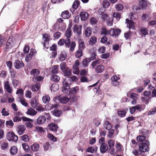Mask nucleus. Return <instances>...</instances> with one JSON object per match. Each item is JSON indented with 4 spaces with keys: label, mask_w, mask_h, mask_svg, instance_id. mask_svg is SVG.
I'll use <instances>...</instances> for the list:
<instances>
[{
    "label": "nucleus",
    "mask_w": 156,
    "mask_h": 156,
    "mask_svg": "<svg viewBox=\"0 0 156 156\" xmlns=\"http://www.w3.org/2000/svg\"><path fill=\"white\" fill-rule=\"evenodd\" d=\"M150 144L148 141L145 140L144 142L140 144L139 145V148L141 152H144L148 151V146Z\"/></svg>",
    "instance_id": "nucleus-1"
},
{
    "label": "nucleus",
    "mask_w": 156,
    "mask_h": 156,
    "mask_svg": "<svg viewBox=\"0 0 156 156\" xmlns=\"http://www.w3.org/2000/svg\"><path fill=\"white\" fill-rule=\"evenodd\" d=\"M24 5L25 6H27L28 9V10L30 11H31L32 10L37 9L36 4L34 0H30L26 2H25Z\"/></svg>",
    "instance_id": "nucleus-2"
},
{
    "label": "nucleus",
    "mask_w": 156,
    "mask_h": 156,
    "mask_svg": "<svg viewBox=\"0 0 156 156\" xmlns=\"http://www.w3.org/2000/svg\"><path fill=\"white\" fill-rule=\"evenodd\" d=\"M7 139L9 141H12L16 142L18 140V137L13 132H9L6 135Z\"/></svg>",
    "instance_id": "nucleus-3"
},
{
    "label": "nucleus",
    "mask_w": 156,
    "mask_h": 156,
    "mask_svg": "<svg viewBox=\"0 0 156 156\" xmlns=\"http://www.w3.org/2000/svg\"><path fill=\"white\" fill-rule=\"evenodd\" d=\"M15 38L12 36H10L8 39L6 43V48L8 49L11 48L15 44Z\"/></svg>",
    "instance_id": "nucleus-4"
},
{
    "label": "nucleus",
    "mask_w": 156,
    "mask_h": 156,
    "mask_svg": "<svg viewBox=\"0 0 156 156\" xmlns=\"http://www.w3.org/2000/svg\"><path fill=\"white\" fill-rule=\"evenodd\" d=\"M62 91L64 93L66 94L69 91V83L67 82L66 79L62 82Z\"/></svg>",
    "instance_id": "nucleus-5"
},
{
    "label": "nucleus",
    "mask_w": 156,
    "mask_h": 156,
    "mask_svg": "<svg viewBox=\"0 0 156 156\" xmlns=\"http://www.w3.org/2000/svg\"><path fill=\"white\" fill-rule=\"evenodd\" d=\"M82 27V26L80 25L78 26L75 25L73 26V31L76 34V35H77L78 37L81 34Z\"/></svg>",
    "instance_id": "nucleus-6"
},
{
    "label": "nucleus",
    "mask_w": 156,
    "mask_h": 156,
    "mask_svg": "<svg viewBox=\"0 0 156 156\" xmlns=\"http://www.w3.org/2000/svg\"><path fill=\"white\" fill-rule=\"evenodd\" d=\"M15 67L17 69H20L23 67L24 64L22 60L19 59L16 60L13 63Z\"/></svg>",
    "instance_id": "nucleus-7"
},
{
    "label": "nucleus",
    "mask_w": 156,
    "mask_h": 156,
    "mask_svg": "<svg viewBox=\"0 0 156 156\" xmlns=\"http://www.w3.org/2000/svg\"><path fill=\"white\" fill-rule=\"evenodd\" d=\"M120 78L116 76H112L111 78V82L112 84L115 86L119 85V81Z\"/></svg>",
    "instance_id": "nucleus-8"
},
{
    "label": "nucleus",
    "mask_w": 156,
    "mask_h": 156,
    "mask_svg": "<svg viewBox=\"0 0 156 156\" xmlns=\"http://www.w3.org/2000/svg\"><path fill=\"white\" fill-rule=\"evenodd\" d=\"M48 128L50 131L56 132L58 127L55 123H51L48 124Z\"/></svg>",
    "instance_id": "nucleus-9"
},
{
    "label": "nucleus",
    "mask_w": 156,
    "mask_h": 156,
    "mask_svg": "<svg viewBox=\"0 0 156 156\" xmlns=\"http://www.w3.org/2000/svg\"><path fill=\"white\" fill-rule=\"evenodd\" d=\"M4 87L5 90H6L7 92L10 93L12 91V88L10 86L9 84V81H6L5 82L4 84Z\"/></svg>",
    "instance_id": "nucleus-10"
},
{
    "label": "nucleus",
    "mask_w": 156,
    "mask_h": 156,
    "mask_svg": "<svg viewBox=\"0 0 156 156\" xmlns=\"http://www.w3.org/2000/svg\"><path fill=\"white\" fill-rule=\"evenodd\" d=\"M25 129V126L23 125H20L19 126L16 128V131L18 134L20 135L23 134Z\"/></svg>",
    "instance_id": "nucleus-11"
},
{
    "label": "nucleus",
    "mask_w": 156,
    "mask_h": 156,
    "mask_svg": "<svg viewBox=\"0 0 156 156\" xmlns=\"http://www.w3.org/2000/svg\"><path fill=\"white\" fill-rule=\"evenodd\" d=\"M108 149V147L107 144L105 143H102L101 144L100 147V152L101 153H105Z\"/></svg>",
    "instance_id": "nucleus-12"
},
{
    "label": "nucleus",
    "mask_w": 156,
    "mask_h": 156,
    "mask_svg": "<svg viewBox=\"0 0 156 156\" xmlns=\"http://www.w3.org/2000/svg\"><path fill=\"white\" fill-rule=\"evenodd\" d=\"M140 34L142 36L145 37L146 35H147L148 33V29L144 27H141L139 30Z\"/></svg>",
    "instance_id": "nucleus-13"
},
{
    "label": "nucleus",
    "mask_w": 156,
    "mask_h": 156,
    "mask_svg": "<svg viewBox=\"0 0 156 156\" xmlns=\"http://www.w3.org/2000/svg\"><path fill=\"white\" fill-rule=\"evenodd\" d=\"M121 30L119 29H112L110 30V33L113 36H117L119 35Z\"/></svg>",
    "instance_id": "nucleus-14"
},
{
    "label": "nucleus",
    "mask_w": 156,
    "mask_h": 156,
    "mask_svg": "<svg viewBox=\"0 0 156 156\" xmlns=\"http://www.w3.org/2000/svg\"><path fill=\"white\" fill-rule=\"evenodd\" d=\"M104 67L102 65H98L95 68V72L97 73H101L104 71Z\"/></svg>",
    "instance_id": "nucleus-15"
},
{
    "label": "nucleus",
    "mask_w": 156,
    "mask_h": 156,
    "mask_svg": "<svg viewBox=\"0 0 156 156\" xmlns=\"http://www.w3.org/2000/svg\"><path fill=\"white\" fill-rule=\"evenodd\" d=\"M46 121L45 118L43 116H40L37 119V123L39 125L44 123Z\"/></svg>",
    "instance_id": "nucleus-16"
},
{
    "label": "nucleus",
    "mask_w": 156,
    "mask_h": 156,
    "mask_svg": "<svg viewBox=\"0 0 156 156\" xmlns=\"http://www.w3.org/2000/svg\"><path fill=\"white\" fill-rule=\"evenodd\" d=\"M70 16L71 13L67 11L63 12L61 14L62 18L64 19L69 18L70 17Z\"/></svg>",
    "instance_id": "nucleus-17"
},
{
    "label": "nucleus",
    "mask_w": 156,
    "mask_h": 156,
    "mask_svg": "<svg viewBox=\"0 0 156 156\" xmlns=\"http://www.w3.org/2000/svg\"><path fill=\"white\" fill-rule=\"evenodd\" d=\"M147 5V2L144 0H141L139 2V6L141 9H145Z\"/></svg>",
    "instance_id": "nucleus-18"
},
{
    "label": "nucleus",
    "mask_w": 156,
    "mask_h": 156,
    "mask_svg": "<svg viewBox=\"0 0 156 156\" xmlns=\"http://www.w3.org/2000/svg\"><path fill=\"white\" fill-rule=\"evenodd\" d=\"M40 73L39 70L36 69H33L30 72V74L34 77L37 76Z\"/></svg>",
    "instance_id": "nucleus-19"
},
{
    "label": "nucleus",
    "mask_w": 156,
    "mask_h": 156,
    "mask_svg": "<svg viewBox=\"0 0 156 156\" xmlns=\"http://www.w3.org/2000/svg\"><path fill=\"white\" fill-rule=\"evenodd\" d=\"M126 22L127 23V27L129 29H133L134 28V27L133 26V21L128 19H126Z\"/></svg>",
    "instance_id": "nucleus-20"
},
{
    "label": "nucleus",
    "mask_w": 156,
    "mask_h": 156,
    "mask_svg": "<svg viewBox=\"0 0 156 156\" xmlns=\"http://www.w3.org/2000/svg\"><path fill=\"white\" fill-rule=\"evenodd\" d=\"M97 41V38L95 36H92L90 39L89 44L91 45H93L96 43Z\"/></svg>",
    "instance_id": "nucleus-21"
},
{
    "label": "nucleus",
    "mask_w": 156,
    "mask_h": 156,
    "mask_svg": "<svg viewBox=\"0 0 156 156\" xmlns=\"http://www.w3.org/2000/svg\"><path fill=\"white\" fill-rule=\"evenodd\" d=\"M58 85L57 84H52L50 87V90L51 92H55L58 89Z\"/></svg>",
    "instance_id": "nucleus-22"
},
{
    "label": "nucleus",
    "mask_w": 156,
    "mask_h": 156,
    "mask_svg": "<svg viewBox=\"0 0 156 156\" xmlns=\"http://www.w3.org/2000/svg\"><path fill=\"white\" fill-rule=\"evenodd\" d=\"M37 113V112L34 109L32 108H29L28 109L27 114L32 116H33L36 115Z\"/></svg>",
    "instance_id": "nucleus-23"
},
{
    "label": "nucleus",
    "mask_w": 156,
    "mask_h": 156,
    "mask_svg": "<svg viewBox=\"0 0 156 156\" xmlns=\"http://www.w3.org/2000/svg\"><path fill=\"white\" fill-rule=\"evenodd\" d=\"M80 16L82 20L84 21L87 19L88 16V14L85 12H82L80 14Z\"/></svg>",
    "instance_id": "nucleus-24"
},
{
    "label": "nucleus",
    "mask_w": 156,
    "mask_h": 156,
    "mask_svg": "<svg viewBox=\"0 0 156 156\" xmlns=\"http://www.w3.org/2000/svg\"><path fill=\"white\" fill-rule=\"evenodd\" d=\"M60 77L56 75H52L51 77V80L55 82H57L60 80Z\"/></svg>",
    "instance_id": "nucleus-25"
},
{
    "label": "nucleus",
    "mask_w": 156,
    "mask_h": 156,
    "mask_svg": "<svg viewBox=\"0 0 156 156\" xmlns=\"http://www.w3.org/2000/svg\"><path fill=\"white\" fill-rule=\"evenodd\" d=\"M104 127L106 129L109 130L112 128L111 124L109 122L106 121L105 122Z\"/></svg>",
    "instance_id": "nucleus-26"
},
{
    "label": "nucleus",
    "mask_w": 156,
    "mask_h": 156,
    "mask_svg": "<svg viewBox=\"0 0 156 156\" xmlns=\"http://www.w3.org/2000/svg\"><path fill=\"white\" fill-rule=\"evenodd\" d=\"M91 34V29L90 27H88L85 30V34L86 37H89Z\"/></svg>",
    "instance_id": "nucleus-27"
},
{
    "label": "nucleus",
    "mask_w": 156,
    "mask_h": 156,
    "mask_svg": "<svg viewBox=\"0 0 156 156\" xmlns=\"http://www.w3.org/2000/svg\"><path fill=\"white\" fill-rule=\"evenodd\" d=\"M40 147V145L37 144H34L31 146V148L33 151H37Z\"/></svg>",
    "instance_id": "nucleus-28"
},
{
    "label": "nucleus",
    "mask_w": 156,
    "mask_h": 156,
    "mask_svg": "<svg viewBox=\"0 0 156 156\" xmlns=\"http://www.w3.org/2000/svg\"><path fill=\"white\" fill-rule=\"evenodd\" d=\"M40 88V84L37 83L33 85L31 88L32 90L34 92L37 91Z\"/></svg>",
    "instance_id": "nucleus-29"
},
{
    "label": "nucleus",
    "mask_w": 156,
    "mask_h": 156,
    "mask_svg": "<svg viewBox=\"0 0 156 156\" xmlns=\"http://www.w3.org/2000/svg\"><path fill=\"white\" fill-rule=\"evenodd\" d=\"M10 151L11 154L12 155H14L17 153V149L16 147L13 146L11 148Z\"/></svg>",
    "instance_id": "nucleus-30"
},
{
    "label": "nucleus",
    "mask_w": 156,
    "mask_h": 156,
    "mask_svg": "<svg viewBox=\"0 0 156 156\" xmlns=\"http://www.w3.org/2000/svg\"><path fill=\"white\" fill-rule=\"evenodd\" d=\"M79 49H81L82 50L84 48V43L83 41L80 39H79Z\"/></svg>",
    "instance_id": "nucleus-31"
},
{
    "label": "nucleus",
    "mask_w": 156,
    "mask_h": 156,
    "mask_svg": "<svg viewBox=\"0 0 156 156\" xmlns=\"http://www.w3.org/2000/svg\"><path fill=\"white\" fill-rule=\"evenodd\" d=\"M59 67V66L58 65L54 66L52 68V74H57L58 73Z\"/></svg>",
    "instance_id": "nucleus-32"
},
{
    "label": "nucleus",
    "mask_w": 156,
    "mask_h": 156,
    "mask_svg": "<svg viewBox=\"0 0 156 156\" xmlns=\"http://www.w3.org/2000/svg\"><path fill=\"white\" fill-rule=\"evenodd\" d=\"M69 98L70 97L67 96L63 97L60 99V102L62 103L66 104L69 101Z\"/></svg>",
    "instance_id": "nucleus-33"
},
{
    "label": "nucleus",
    "mask_w": 156,
    "mask_h": 156,
    "mask_svg": "<svg viewBox=\"0 0 156 156\" xmlns=\"http://www.w3.org/2000/svg\"><path fill=\"white\" fill-rule=\"evenodd\" d=\"M62 112L61 110L58 109H55L53 112V114L54 115L57 117H59L61 115Z\"/></svg>",
    "instance_id": "nucleus-34"
},
{
    "label": "nucleus",
    "mask_w": 156,
    "mask_h": 156,
    "mask_svg": "<svg viewBox=\"0 0 156 156\" xmlns=\"http://www.w3.org/2000/svg\"><path fill=\"white\" fill-rule=\"evenodd\" d=\"M100 63V60L99 59H97L92 62L90 65L91 66V68L93 69H94L97 64Z\"/></svg>",
    "instance_id": "nucleus-35"
},
{
    "label": "nucleus",
    "mask_w": 156,
    "mask_h": 156,
    "mask_svg": "<svg viewBox=\"0 0 156 156\" xmlns=\"http://www.w3.org/2000/svg\"><path fill=\"white\" fill-rule=\"evenodd\" d=\"M110 33V31H108L105 27H103L101 29V34L102 35H108Z\"/></svg>",
    "instance_id": "nucleus-36"
},
{
    "label": "nucleus",
    "mask_w": 156,
    "mask_h": 156,
    "mask_svg": "<svg viewBox=\"0 0 156 156\" xmlns=\"http://www.w3.org/2000/svg\"><path fill=\"white\" fill-rule=\"evenodd\" d=\"M42 100L44 103H48L50 100V98L48 95H45L43 97Z\"/></svg>",
    "instance_id": "nucleus-37"
},
{
    "label": "nucleus",
    "mask_w": 156,
    "mask_h": 156,
    "mask_svg": "<svg viewBox=\"0 0 156 156\" xmlns=\"http://www.w3.org/2000/svg\"><path fill=\"white\" fill-rule=\"evenodd\" d=\"M66 57V53L65 52H62L60 55L59 59L61 61L65 60Z\"/></svg>",
    "instance_id": "nucleus-38"
},
{
    "label": "nucleus",
    "mask_w": 156,
    "mask_h": 156,
    "mask_svg": "<svg viewBox=\"0 0 156 156\" xmlns=\"http://www.w3.org/2000/svg\"><path fill=\"white\" fill-rule=\"evenodd\" d=\"M146 138V136L142 135H140L137 137V140L140 142L143 141Z\"/></svg>",
    "instance_id": "nucleus-39"
},
{
    "label": "nucleus",
    "mask_w": 156,
    "mask_h": 156,
    "mask_svg": "<svg viewBox=\"0 0 156 156\" xmlns=\"http://www.w3.org/2000/svg\"><path fill=\"white\" fill-rule=\"evenodd\" d=\"M71 35V31L70 28H68L65 32V35L67 38H70Z\"/></svg>",
    "instance_id": "nucleus-40"
},
{
    "label": "nucleus",
    "mask_w": 156,
    "mask_h": 156,
    "mask_svg": "<svg viewBox=\"0 0 156 156\" xmlns=\"http://www.w3.org/2000/svg\"><path fill=\"white\" fill-rule=\"evenodd\" d=\"M126 113V112L125 110L119 111H118V115L121 117H125Z\"/></svg>",
    "instance_id": "nucleus-41"
},
{
    "label": "nucleus",
    "mask_w": 156,
    "mask_h": 156,
    "mask_svg": "<svg viewBox=\"0 0 156 156\" xmlns=\"http://www.w3.org/2000/svg\"><path fill=\"white\" fill-rule=\"evenodd\" d=\"M22 146L23 148L25 151H29V146L27 143H24L22 144Z\"/></svg>",
    "instance_id": "nucleus-42"
},
{
    "label": "nucleus",
    "mask_w": 156,
    "mask_h": 156,
    "mask_svg": "<svg viewBox=\"0 0 156 156\" xmlns=\"http://www.w3.org/2000/svg\"><path fill=\"white\" fill-rule=\"evenodd\" d=\"M48 136L50 140L54 142H56L57 141L56 138L51 133H48Z\"/></svg>",
    "instance_id": "nucleus-43"
},
{
    "label": "nucleus",
    "mask_w": 156,
    "mask_h": 156,
    "mask_svg": "<svg viewBox=\"0 0 156 156\" xmlns=\"http://www.w3.org/2000/svg\"><path fill=\"white\" fill-rule=\"evenodd\" d=\"M43 38L45 42L48 44V42L49 41L50 36L48 34H43Z\"/></svg>",
    "instance_id": "nucleus-44"
},
{
    "label": "nucleus",
    "mask_w": 156,
    "mask_h": 156,
    "mask_svg": "<svg viewBox=\"0 0 156 156\" xmlns=\"http://www.w3.org/2000/svg\"><path fill=\"white\" fill-rule=\"evenodd\" d=\"M76 57L77 58H80L83 56L82 50L81 49H78L76 53Z\"/></svg>",
    "instance_id": "nucleus-45"
},
{
    "label": "nucleus",
    "mask_w": 156,
    "mask_h": 156,
    "mask_svg": "<svg viewBox=\"0 0 156 156\" xmlns=\"http://www.w3.org/2000/svg\"><path fill=\"white\" fill-rule=\"evenodd\" d=\"M19 83V81L16 80V79H12V83L14 88H16L18 86Z\"/></svg>",
    "instance_id": "nucleus-46"
},
{
    "label": "nucleus",
    "mask_w": 156,
    "mask_h": 156,
    "mask_svg": "<svg viewBox=\"0 0 156 156\" xmlns=\"http://www.w3.org/2000/svg\"><path fill=\"white\" fill-rule=\"evenodd\" d=\"M21 139L25 142H27L29 140V138L27 135H24L21 137Z\"/></svg>",
    "instance_id": "nucleus-47"
},
{
    "label": "nucleus",
    "mask_w": 156,
    "mask_h": 156,
    "mask_svg": "<svg viewBox=\"0 0 156 156\" xmlns=\"http://www.w3.org/2000/svg\"><path fill=\"white\" fill-rule=\"evenodd\" d=\"M103 7L107 8L110 5V3L107 0H104L103 2Z\"/></svg>",
    "instance_id": "nucleus-48"
},
{
    "label": "nucleus",
    "mask_w": 156,
    "mask_h": 156,
    "mask_svg": "<svg viewBox=\"0 0 156 156\" xmlns=\"http://www.w3.org/2000/svg\"><path fill=\"white\" fill-rule=\"evenodd\" d=\"M78 87H74L71 88L70 90L69 94H70L76 93L78 90Z\"/></svg>",
    "instance_id": "nucleus-49"
},
{
    "label": "nucleus",
    "mask_w": 156,
    "mask_h": 156,
    "mask_svg": "<svg viewBox=\"0 0 156 156\" xmlns=\"http://www.w3.org/2000/svg\"><path fill=\"white\" fill-rule=\"evenodd\" d=\"M9 145L8 142H4L1 145V149L3 150H5L8 147Z\"/></svg>",
    "instance_id": "nucleus-50"
},
{
    "label": "nucleus",
    "mask_w": 156,
    "mask_h": 156,
    "mask_svg": "<svg viewBox=\"0 0 156 156\" xmlns=\"http://www.w3.org/2000/svg\"><path fill=\"white\" fill-rule=\"evenodd\" d=\"M109 147L111 148L113 147L115 145V140H110L108 142Z\"/></svg>",
    "instance_id": "nucleus-51"
},
{
    "label": "nucleus",
    "mask_w": 156,
    "mask_h": 156,
    "mask_svg": "<svg viewBox=\"0 0 156 156\" xmlns=\"http://www.w3.org/2000/svg\"><path fill=\"white\" fill-rule=\"evenodd\" d=\"M44 78L41 76H37L36 77H32V79L33 81L36 80L37 81H39L43 80Z\"/></svg>",
    "instance_id": "nucleus-52"
},
{
    "label": "nucleus",
    "mask_w": 156,
    "mask_h": 156,
    "mask_svg": "<svg viewBox=\"0 0 156 156\" xmlns=\"http://www.w3.org/2000/svg\"><path fill=\"white\" fill-rule=\"evenodd\" d=\"M65 45L66 47L69 48L71 44L70 38H67L65 40Z\"/></svg>",
    "instance_id": "nucleus-53"
},
{
    "label": "nucleus",
    "mask_w": 156,
    "mask_h": 156,
    "mask_svg": "<svg viewBox=\"0 0 156 156\" xmlns=\"http://www.w3.org/2000/svg\"><path fill=\"white\" fill-rule=\"evenodd\" d=\"M10 73L11 74L12 79H16V72L13 69L10 71Z\"/></svg>",
    "instance_id": "nucleus-54"
},
{
    "label": "nucleus",
    "mask_w": 156,
    "mask_h": 156,
    "mask_svg": "<svg viewBox=\"0 0 156 156\" xmlns=\"http://www.w3.org/2000/svg\"><path fill=\"white\" fill-rule=\"evenodd\" d=\"M140 131V134L141 135L147 136L148 133L147 130L146 129H142Z\"/></svg>",
    "instance_id": "nucleus-55"
},
{
    "label": "nucleus",
    "mask_w": 156,
    "mask_h": 156,
    "mask_svg": "<svg viewBox=\"0 0 156 156\" xmlns=\"http://www.w3.org/2000/svg\"><path fill=\"white\" fill-rule=\"evenodd\" d=\"M156 113V107H155L151 109L150 111H149L148 113V115H152Z\"/></svg>",
    "instance_id": "nucleus-56"
},
{
    "label": "nucleus",
    "mask_w": 156,
    "mask_h": 156,
    "mask_svg": "<svg viewBox=\"0 0 156 156\" xmlns=\"http://www.w3.org/2000/svg\"><path fill=\"white\" fill-rule=\"evenodd\" d=\"M60 69L62 71H64L66 69V64L65 62H62L60 65Z\"/></svg>",
    "instance_id": "nucleus-57"
},
{
    "label": "nucleus",
    "mask_w": 156,
    "mask_h": 156,
    "mask_svg": "<svg viewBox=\"0 0 156 156\" xmlns=\"http://www.w3.org/2000/svg\"><path fill=\"white\" fill-rule=\"evenodd\" d=\"M1 112L3 115L7 116L9 115V113L8 112V110L6 109L5 108L2 109Z\"/></svg>",
    "instance_id": "nucleus-58"
},
{
    "label": "nucleus",
    "mask_w": 156,
    "mask_h": 156,
    "mask_svg": "<svg viewBox=\"0 0 156 156\" xmlns=\"http://www.w3.org/2000/svg\"><path fill=\"white\" fill-rule=\"evenodd\" d=\"M90 21L91 24L95 25L96 24L98 23V21L94 17H92L90 20Z\"/></svg>",
    "instance_id": "nucleus-59"
},
{
    "label": "nucleus",
    "mask_w": 156,
    "mask_h": 156,
    "mask_svg": "<svg viewBox=\"0 0 156 156\" xmlns=\"http://www.w3.org/2000/svg\"><path fill=\"white\" fill-rule=\"evenodd\" d=\"M33 55L30 54H27L25 58V61L27 62H29L30 60L32 59Z\"/></svg>",
    "instance_id": "nucleus-60"
},
{
    "label": "nucleus",
    "mask_w": 156,
    "mask_h": 156,
    "mask_svg": "<svg viewBox=\"0 0 156 156\" xmlns=\"http://www.w3.org/2000/svg\"><path fill=\"white\" fill-rule=\"evenodd\" d=\"M64 73V76L67 77L71 75V72L69 70L66 69L64 71H62Z\"/></svg>",
    "instance_id": "nucleus-61"
},
{
    "label": "nucleus",
    "mask_w": 156,
    "mask_h": 156,
    "mask_svg": "<svg viewBox=\"0 0 156 156\" xmlns=\"http://www.w3.org/2000/svg\"><path fill=\"white\" fill-rule=\"evenodd\" d=\"M134 106L136 110H137L139 111H140L144 109L142 108V105H137Z\"/></svg>",
    "instance_id": "nucleus-62"
},
{
    "label": "nucleus",
    "mask_w": 156,
    "mask_h": 156,
    "mask_svg": "<svg viewBox=\"0 0 156 156\" xmlns=\"http://www.w3.org/2000/svg\"><path fill=\"white\" fill-rule=\"evenodd\" d=\"M80 4V2L78 1H75L73 4L72 7L75 9H77Z\"/></svg>",
    "instance_id": "nucleus-63"
},
{
    "label": "nucleus",
    "mask_w": 156,
    "mask_h": 156,
    "mask_svg": "<svg viewBox=\"0 0 156 156\" xmlns=\"http://www.w3.org/2000/svg\"><path fill=\"white\" fill-rule=\"evenodd\" d=\"M61 33L59 32H57L53 34L54 37L56 39H58L61 36Z\"/></svg>",
    "instance_id": "nucleus-64"
}]
</instances>
